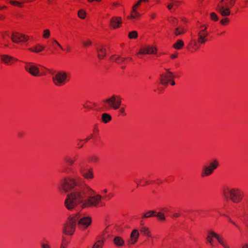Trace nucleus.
Returning <instances> with one entry per match:
<instances>
[{
    "instance_id": "1",
    "label": "nucleus",
    "mask_w": 248,
    "mask_h": 248,
    "mask_svg": "<svg viewBox=\"0 0 248 248\" xmlns=\"http://www.w3.org/2000/svg\"><path fill=\"white\" fill-rule=\"evenodd\" d=\"M62 188L66 192L73 190L67 195L64 205L69 210H72L78 206L83 209L89 207H98L105 205L102 197L95 194V191L86 184H79L73 178L65 177L62 180Z\"/></svg>"
},
{
    "instance_id": "2",
    "label": "nucleus",
    "mask_w": 248,
    "mask_h": 248,
    "mask_svg": "<svg viewBox=\"0 0 248 248\" xmlns=\"http://www.w3.org/2000/svg\"><path fill=\"white\" fill-rule=\"evenodd\" d=\"M235 2L236 0H220L218 3V12L222 16H229Z\"/></svg>"
},
{
    "instance_id": "3",
    "label": "nucleus",
    "mask_w": 248,
    "mask_h": 248,
    "mask_svg": "<svg viewBox=\"0 0 248 248\" xmlns=\"http://www.w3.org/2000/svg\"><path fill=\"white\" fill-rule=\"evenodd\" d=\"M52 80L54 84L57 86L64 85L69 80L67 74L64 71H59L53 74Z\"/></svg>"
},
{
    "instance_id": "4",
    "label": "nucleus",
    "mask_w": 248,
    "mask_h": 248,
    "mask_svg": "<svg viewBox=\"0 0 248 248\" xmlns=\"http://www.w3.org/2000/svg\"><path fill=\"white\" fill-rule=\"evenodd\" d=\"M76 224V220L74 217H69L63 225V233L66 235H72L75 232Z\"/></svg>"
},
{
    "instance_id": "5",
    "label": "nucleus",
    "mask_w": 248,
    "mask_h": 248,
    "mask_svg": "<svg viewBox=\"0 0 248 248\" xmlns=\"http://www.w3.org/2000/svg\"><path fill=\"white\" fill-rule=\"evenodd\" d=\"M78 227L81 229H86L92 222V218L89 216H83L79 213L74 216Z\"/></svg>"
},
{
    "instance_id": "6",
    "label": "nucleus",
    "mask_w": 248,
    "mask_h": 248,
    "mask_svg": "<svg viewBox=\"0 0 248 248\" xmlns=\"http://www.w3.org/2000/svg\"><path fill=\"white\" fill-rule=\"evenodd\" d=\"M244 197L243 191L238 188H232L229 190V198L231 201L234 203L240 202Z\"/></svg>"
},
{
    "instance_id": "7",
    "label": "nucleus",
    "mask_w": 248,
    "mask_h": 248,
    "mask_svg": "<svg viewBox=\"0 0 248 248\" xmlns=\"http://www.w3.org/2000/svg\"><path fill=\"white\" fill-rule=\"evenodd\" d=\"M103 102L107 104L106 108H111L114 109H118L121 105V99L117 95H113L110 97L104 100Z\"/></svg>"
},
{
    "instance_id": "8",
    "label": "nucleus",
    "mask_w": 248,
    "mask_h": 248,
    "mask_svg": "<svg viewBox=\"0 0 248 248\" xmlns=\"http://www.w3.org/2000/svg\"><path fill=\"white\" fill-rule=\"evenodd\" d=\"M217 167V162L215 160L213 162L210 163L209 165H204L203 166L201 176L204 177L210 175L213 172V171Z\"/></svg>"
},
{
    "instance_id": "9",
    "label": "nucleus",
    "mask_w": 248,
    "mask_h": 248,
    "mask_svg": "<svg viewBox=\"0 0 248 248\" xmlns=\"http://www.w3.org/2000/svg\"><path fill=\"white\" fill-rule=\"evenodd\" d=\"M78 170L82 176L85 179H92L93 177V170L91 169H85L81 163H79L78 167Z\"/></svg>"
},
{
    "instance_id": "10",
    "label": "nucleus",
    "mask_w": 248,
    "mask_h": 248,
    "mask_svg": "<svg viewBox=\"0 0 248 248\" xmlns=\"http://www.w3.org/2000/svg\"><path fill=\"white\" fill-rule=\"evenodd\" d=\"M14 43H18L25 42L28 40L29 37L17 32H13L10 37Z\"/></svg>"
},
{
    "instance_id": "11",
    "label": "nucleus",
    "mask_w": 248,
    "mask_h": 248,
    "mask_svg": "<svg viewBox=\"0 0 248 248\" xmlns=\"http://www.w3.org/2000/svg\"><path fill=\"white\" fill-rule=\"evenodd\" d=\"M165 70L167 72V74H161L160 80L162 85L167 86L168 83L174 78V76L169 69H165Z\"/></svg>"
},
{
    "instance_id": "12",
    "label": "nucleus",
    "mask_w": 248,
    "mask_h": 248,
    "mask_svg": "<svg viewBox=\"0 0 248 248\" xmlns=\"http://www.w3.org/2000/svg\"><path fill=\"white\" fill-rule=\"evenodd\" d=\"M25 68L30 74L33 76H40V71L38 67L31 63H26Z\"/></svg>"
},
{
    "instance_id": "13",
    "label": "nucleus",
    "mask_w": 248,
    "mask_h": 248,
    "mask_svg": "<svg viewBox=\"0 0 248 248\" xmlns=\"http://www.w3.org/2000/svg\"><path fill=\"white\" fill-rule=\"evenodd\" d=\"M157 52L156 48L153 46H146L141 48L139 54H154Z\"/></svg>"
},
{
    "instance_id": "14",
    "label": "nucleus",
    "mask_w": 248,
    "mask_h": 248,
    "mask_svg": "<svg viewBox=\"0 0 248 248\" xmlns=\"http://www.w3.org/2000/svg\"><path fill=\"white\" fill-rule=\"evenodd\" d=\"M139 235L140 233L138 230L137 229L133 230L131 233L130 238L127 241L128 243L131 245L135 244L139 239Z\"/></svg>"
},
{
    "instance_id": "15",
    "label": "nucleus",
    "mask_w": 248,
    "mask_h": 248,
    "mask_svg": "<svg viewBox=\"0 0 248 248\" xmlns=\"http://www.w3.org/2000/svg\"><path fill=\"white\" fill-rule=\"evenodd\" d=\"M1 61L5 64L11 65L14 61H17V59L8 55H0Z\"/></svg>"
},
{
    "instance_id": "16",
    "label": "nucleus",
    "mask_w": 248,
    "mask_h": 248,
    "mask_svg": "<svg viewBox=\"0 0 248 248\" xmlns=\"http://www.w3.org/2000/svg\"><path fill=\"white\" fill-rule=\"evenodd\" d=\"M121 23L122 18L120 17L114 16L110 20V25L114 29L119 28Z\"/></svg>"
},
{
    "instance_id": "17",
    "label": "nucleus",
    "mask_w": 248,
    "mask_h": 248,
    "mask_svg": "<svg viewBox=\"0 0 248 248\" xmlns=\"http://www.w3.org/2000/svg\"><path fill=\"white\" fill-rule=\"evenodd\" d=\"M216 238L217 239V234H216L215 232L209 231L208 232V235L206 237V241L207 243H209L210 245L213 247L214 245V240L213 238Z\"/></svg>"
},
{
    "instance_id": "18",
    "label": "nucleus",
    "mask_w": 248,
    "mask_h": 248,
    "mask_svg": "<svg viewBox=\"0 0 248 248\" xmlns=\"http://www.w3.org/2000/svg\"><path fill=\"white\" fill-rule=\"evenodd\" d=\"M96 51L98 59L101 60L106 56V49L103 46L97 47Z\"/></svg>"
},
{
    "instance_id": "19",
    "label": "nucleus",
    "mask_w": 248,
    "mask_h": 248,
    "mask_svg": "<svg viewBox=\"0 0 248 248\" xmlns=\"http://www.w3.org/2000/svg\"><path fill=\"white\" fill-rule=\"evenodd\" d=\"M141 16V14H140L137 10L132 9L131 11V14L127 17L129 19H139Z\"/></svg>"
},
{
    "instance_id": "20",
    "label": "nucleus",
    "mask_w": 248,
    "mask_h": 248,
    "mask_svg": "<svg viewBox=\"0 0 248 248\" xmlns=\"http://www.w3.org/2000/svg\"><path fill=\"white\" fill-rule=\"evenodd\" d=\"M113 241L117 247H122L124 244V240L119 236L114 237Z\"/></svg>"
},
{
    "instance_id": "21",
    "label": "nucleus",
    "mask_w": 248,
    "mask_h": 248,
    "mask_svg": "<svg viewBox=\"0 0 248 248\" xmlns=\"http://www.w3.org/2000/svg\"><path fill=\"white\" fill-rule=\"evenodd\" d=\"M186 32L185 29L180 26H178L174 29L173 32L174 34L177 36L183 34Z\"/></svg>"
},
{
    "instance_id": "22",
    "label": "nucleus",
    "mask_w": 248,
    "mask_h": 248,
    "mask_svg": "<svg viewBox=\"0 0 248 248\" xmlns=\"http://www.w3.org/2000/svg\"><path fill=\"white\" fill-rule=\"evenodd\" d=\"M204 30H202L201 31L198 33L199 38L198 39V42L200 44H204L206 42L205 37L206 34L205 33H202V31H203Z\"/></svg>"
},
{
    "instance_id": "23",
    "label": "nucleus",
    "mask_w": 248,
    "mask_h": 248,
    "mask_svg": "<svg viewBox=\"0 0 248 248\" xmlns=\"http://www.w3.org/2000/svg\"><path fill=\"white\" fill-rule=\"evenodd\" d=\"M112 118L110 114L104 113L102 114L101 120L105 124L108 123L111 121Z\"/></svg>"
},
{
    "instance_id": "24",
    "label": "nucleus",
    "mask_w": 248,
    "mask_h": 248,
    "mask_svg": "<svg viewBox=\"0 0 248 248\" xmlns=\"http://www.w3.org/2000/svg\"><path fill=\"white\" fill-rule=\"evenodd\" d=\"M64 160L66 162L69 167H71L73 166L75 162V159H73L72 157L69 156H65Z\"/></svg>"
},
{
    "instance_id": "25",
    "label": "nucleus",
    "mask_w": 248,
    "mask_h": 248,
    "mask_svg": "<svg viewBox=\"0 0 248 248\" xmlns=\"http://www.w3.org/2000/svg\"><path fill=\"white\" fill-rule=\"evenodd\" d=\"M140 232L143 235L147 236L148 237L151 236V232L148 228L146 227L141 226L140 228Z\"/></svg>"
},
{
    "instance_id": "26",
    "label": "nucleus",
    "mask_w": 248,
    "mask_h": 248,
    "mask_svg": "<svg viewBox=\"0 0 248 248\" xmlns=\"http://www.w3.org/2000/svg\"><path fill=\"white\" fill-rule=\"evenodd\" d=\"M29 49L31 51L39 53L44 49V46L38 44L32 48H30Z\"/></svg>"
},
{
    "instance_id": "27",
    "label": "nucleus",
    "mask_w": 248,
    "mask_h": 248,
    "mask_svg": "<svg viewBox=\"0 0 248 248\" xmlns=\"http://www.w3.org/2000/svg\"><path fill=\"white\" fill-rule=\"evenodd\" d=\"M218 243H219L224 248H230L227 241L223 238L218 235Z\"/></svg>"
},
{
    "instance_id": "28",
    "label": "nucleus",
    "mask_w": 248,
    "mask_h": 248,
    "mask_svg": "<svg viewBox=\"0 0 248 248\" xmlns=\"http://www.w3.org/2000/svg\"><path fill=\"white\" fill-rule=\"evenodd\" d=\"M184 46V43L182 40H178L177 42L174 44L173 47L176 49H181Z\"/></svg>"
},
{
    "instance_id": "29",
    "label": "nucleus",
    "mask_w": 248,
    "mask_h": 248,
    "mask_svg": "<svg viewBox=\"0 0 248 248\" xmlns=\"http://www.w3.org/2000/svg\"><path fill=\"white\" fill-rule=\"evenodd\" d=\"M10 3L14 6H17L19 7H22L23 6V3L24 2H21L19 1H16L15 0H12L9 1Z\"/></svg>"
},
{
    "instance_id": "30",
    "label": "nucleus",
    "mask_w": 248,
    "mask_h": 248,
    "mask_svg": "<svg viewBox=\"0 0 248 248\" xmlns=\"http://www.w3.org/2000/svg\"><path fill=\"white\" fill-rule=\"evenodd\" d=\"M150 213V215H147V214H143L142 216V218H148L152 217H154L155 216V214L156 213L155 211L153 210H150L148 211V214Z\"/></svg>"
},
{
    "instance_id": "31",
    "label": "nucleus",
    "mask_w": 248,
    "mask_h": 248,
    "mask_svg": "<svg viewBox=\"0 0 248 248\" xmlns=\"http://www.w3.org/2000/svg\"><path fill=\"white\" fill-rule=\"evenodd\" d=\"M78 16L81 19H84L86 15V13L84 10L81 9L78 11Z\"/></svg>"
},
{
    "instance_id": "32",
    "label": "nucleus",
    "mask_w": 248,
    "mask_h": 248,
    "mask_svg": "<svg viewBox=\"0 0 248 248\" xmlns=\"http://www.w3.org/2000/svg\"><path fill=\"white\" fill-rule=\"evenodd\" d=\"M229 190L227 187H224L222 189V194L225 198H228L229 196Z\"/></svg>"
},
{
    "instance_id": "33",
    "label": "nucleus",
    "mask_w": 248,
    "mask_h": 248,
    "mask_svg": "<svg viewBox=\"0 0 248 248\" xmlns=\"http://www.w3.org/2000/svg\"><path fill=\"white\" fill-rule=\"evenodd\" d=\"M138 37V33L136 31H132L129 33L128 37L130 39H135Z\"/></svg>"
},
{
    "instance_id": "34",
    "label": "nucleus",
    "mask_w": 248,
    "mask_h": 248,
    "mask_svg": "<svg viewBox=\"0 0 248 248\" xmlns=\"http://www.w3.org/2000/svg\"><path fill=\"white\" fill-rule=\"evenodd\" d=\"M225 17H226L223 18L220 20V24L223 26H226L228 25L230 21L229 18L227 17V16Z\"/></svg>"
},
{
    "instance_id": "35",
    "label": "nucleus",
    "mask_w": 248,
    "mask_h": 248,
    "mask_svg": "<svg viewBox=\"0 0 248 248\" xmlns=\"http://www.w3.org/2000/svg\"><path fill=\"white\" fill-rule=\"evenodd\" d=\"M103 244V240H99L93 245L92 248H102Z\"/></svg>"
},
{
    "instance_id": "36",
    "label": "nucleus",
    "mask_w": 248,
    "mask_h": 248,
    "mask_svg": "<svg viewBox=\"0 0 248 248\" xmlns=\"http://www.w3.org/2000/svg\"><path fill=\"white\" fill-rule=\"evenodd\" d=\"M155 216H156L157 217V218H158L160 220H165L164 214L162 212L157 213L156 215L155 214Z\"/></svg>"
},
{
    "instance_id": "37",
    "label": "nucleus",
    "mask_w": 248,
    "mask_h": 248,
    "mask_svg": "<svg viewBox=\"0 0 248 248\" xmlns=\"http://www.w3.org/2000/svg\"><path fill=\"white\" fill-rule=\"evenodd\" d=\"M50 35V31L48 30H45L44 31L43 37L45 38H48L49 37Z\"/></svg>"
},
{
    "instance_id": "38",
    "label": "nucleus",
    "mask_w": 248,
    "mask_h": 248,
    "mask_svg": "<svg viewBox=\"0 0 248 248\" xmlns=\"http://www.w3.org/2000/svg\"><path fill=\"white\" fill-rule=\"evenodd\" d=\"M170 22L172 23L173 26H177L178 24V20L175 17H173L172 19L169 20Z\"/></svg>"
},
{
    "instance_id": "39",
    "label": "nucleus",
    "mask_w": 248,
    "mask_h": 248,
    "mask_svg": "<svg viewBox=\"0 0 248 248\" xmlns=\"http://www.w3.org/2000/svg\"><path fill=\"white\" fill-rule=\"evenodd\" d=\"M68 243V242L66 241L65 238L63 237L60 248H64L67 245Z\"/></svg>"
},
{
    "instance_id": "40",
    "label": "nucleus",
    "mask_w": 248,
    "mask_h": 248,
    "mask_svg": "<svg viewBox=\"0 0 248 248\" xmlns=\"http://www.w3.org/2000/svg\"><path fill=\"white\" fill-rule=\"evenodd\" d=\"M210 18L213 21H217V16L216 14L214 12L211 13Z\"/></svg>"
},
{
    "instance_id": "41",
    "label": "nucleus",
    "mask_w": 248,
    "mask_h": 248,
    "mask_svg": "<svg viewBox=\"0 0 248 248\" xmlns=\"http://www.w3.org/2000/svg\"><path fill=\"white\" fill-rule=\"evenodd\" d=\"M227 218L229 220V221L232 223V224H233L235 226H236L240 231V232H241V230L240 228V227L237 225L234 221H233L229 217H227Z\"/></svg>"
},
{
    "instance_id": "42",
    "label": "nucleus",
    "mask_w": 248,
    "mask_h": 248,
    "mask_svg": "<svg viewBox=\"0 0 248 248\" xmlns=\"http://www.w3.org/2000/svg\"><path fill=\"white\" fill-rule=\"evenodd\" d=\"M82 44L84 46L87 47L92 44V42L89 40H87L86 41L83 42Z\"/></svg>"
},
{
    "instance_id": "43",
    "label": "nucleus",
    "mask_w": 248,
    "mask_h": 248,
    "mask_svg": "<svg viewBox=\"0 0 248 248\" xmlns=\"http://www.w3.org/2000/svg\"><path fill=\"white\" fill-rule=\"evenodd\" d=\"M117 59L119 60L117 62V63L119 64H121V63L124 62L125 60V58L121 57L120 56H117Z\"/></svg>"
},
{
    "instance_id": "44",
    "label": "nucleus",
    "mask_w": 248,
    "mask_h": 248,
    "mask_svg": "<svg viewBox=\"0 0 248 248\" xmlns=\"http://www.w3.org/2000/svg\"><path fill=\"white\" fill-rule=\"evenodd\" d=\"M140 3L137 1L132 7V9L137 10V8L140 5Z\"/></svg>"
},
{
    "instance_id": "45",
    "label": "nucleus",
    "mask_w": 248,
    "mask_h": 248,
    "mask_svg": "<svg viewBox=\"0 0 248 248\" xmlns=\"http://www.w3.org/2000/svg\"><path fill=\"white\" fill-rule=\"evenodd\" d=\"M41 248H51L50 246L46 243H41Z\"/></svg>"
},
{
    "instance_id": "46",
    "label": "nucleus",
    "mask_w": 248,
    "mask_h": 248,
    "mask_svg": "<svg viewBox=\"0 0 248 248\" xmlns=\"http://www.w3.org/2000/svg\"><path fill=\"white\" fill-rule=\"evenodd\" d=\"M241 248H248V244L247 243H242L241 245Z\"/></svg>"
},
{
    "instance_id": "47",
    "label": "nucleus",
    "mask_w": 248,
    "mask_h": 248,
    "mask_svg": "<svg viewBox=\"0 0 248 248\" xmlns=\"http://www.w3.org/2000/svg\"><path fill=\"white\" fill-rule=\"evenodd\" d=\"M174 6L173 3H170L167 5V8L169 10H170Z\"/></svg>"
},
{
    "instance_id": "48",
    "label": "nucleus",
    "mask_w": 248,
    "mask_h": 248,
    "mask_svg": "<svg viewBox=\"0 0 248 248\" xmlns=\"http://www.w3.org/2000/svg\"><path fill=\"white\" fill-rule=\"evenodd\" d=\"M53 42L55 43L59 47H60L62 49H63L62 46L61 45L58 43V42L56 40L54 39Z\"/></svg>"
},
{
    "instance_id": "49",
    "label": "nucleus",
    "mask_w": 248,
    "mask_h": 248,
    "mask_svg": "<svg viewBox=\"0 0 248 248\" xmlns=\"http://www.w3.org/2000/svg\"><path fill=\"white\" fill-rule=\"evenodd\" d=\"M111 59L113 62H115L117 63V62L119 60L117 59V57H115V56H112L111 57Z\"/></svg>"
},
{
    "instance_id": "50",
    "label": "nucleus",
    "mask_w": 248,
    "mask_h": 248,
    "mask_svg": "<svg viewBox=\"0 0 248 248\" xmlns=\"http://www.w3.org/2000/svg\"><path fill=\"white\" fill-rule=\"evenodd\" d=\"M174 3H173L174 6H175L176 7H177L178 5L181 3V2L179 1H174Z\"/></svg>"
},
{
    "instance_id": "51",
    "label": "nucleus",
    "mask_w": 248,
    "mask_h": 248,
    "mask_svg": "<svg viewBox=\"0 0 248 248\" xmlns=\"http://www.w3.org/2000/svg\"><path fill=\"white\" fill-rule=\"evenodd\" d=\"M92 161L94 162H96L98 161V157L95 156H93L92 158Z\"/></svg>"
},
{
    "instance_id": "52",
    "label": "nucleus",
    "mask_w": 248,
    "mask_h": 248,
    "mask_svg": "<svg viewBox=\"0 0 248 248\" xmlns=\"http://www.w3.org/2000/svg\"><path fill=\"white\" fill-rule=\"evenodd\" d=\"M243 4H244V7H246L247 6L248 4V0H245L243 1Z\"/></svg>"
},
{
    "instance_id": "53",
    "label": "nucleus",
    "mask_w": 248,
    "mask_h": 248,
    "mask_svg": "<svg viewBox=\"0 0 248 248\" xmlns=\"http://www.w3.org/2000/svg\"><path fill=\"white\" fill-rule=\"evenodd\" d=\"M149 1V0H139L138 1L141 4L143 2H148Z\"/></svg>"
},
{
    "instance_id": "54",
    "label": "nucleus",
    "mask_w": 248,
    "mask_h": 248,
    "mask_svg": "<svg viewBox=\"0 0 248 248\" xmlns=\"http://www.w3.org/2000/svg\"><path fill=\"white\" fill-rule=\"evenodd\" d=\"M180 216V214L179 213H174L173 215V217H179V216Z\"/></svg>"
},
{
    "instance_id": "55",
    "label": "nucleus",
    "mask_w": 248,
    "mask_h": 248,
    "mask_svg": "<svg viewBox=\"0 0 248 248\" xmlns=\"http://www.w3.org/2000/svg\"><path fill=\"white\" fill-rule=\"evenodd\" d=\"M124 108H121L120 109V112L121 113H124Z\"/></svg>"
},
{
    "instance_id": "56",
    "label": "nucleus",
    "mask_w": 248,
    "mask_h": 248,
    "mask_svg": "<svg viewBox=\"0 0 248 248\" xmlns=\"http://www.w3.org/2000/svg\"><path fill=\"white\" fill-rule=\"evenodd\" d=\"M156 16V14L155 13H152L151 15V16L152 18H155V17Z\"/></svg>"
},
{
    "instance_id": "57",
    "label": "nucleus",
    "mask_w": 248,
    "mask_h": 248,
    "mask_svg": "<svg viewBox=\"0 0 248 248\" xmlns=\"http://www.w3.org/2000/svg\"><path fill=\"white\" fill-rule=\"evenodd\" d=\"M88 1L89 2H93V1H97V2H100L101 1V0H88Z\"/></svg>"
},
{
    "instance_id": "58",
    "label": "nucleus",
    "mask_w": 248,
    "mask_h": 248,
    "mask_svg": "<svg viewBox=\"0 0 248 248\" xmlns=\"http://www.w3.org/2000/svg\"><path fill=\"white\" fill-rule=\"evenodd\" d=\"M177 56V54H172L171 55V58L172 59H175V58H176Z\"/></svg>"
},
{
    "instance_id": "59",
    "label": "nucleus",
    "mask_w": 248,
    "mask_h": 248,
    "mask_svg": "<svg viewBox=\"0 0 248 248\" xmlns=\"http://www.w3.org/2000/svg\"><path fill=\"white\" fill-rule=\"evenodd\" d=\"M170 81H171V82H170V84H171V85H172V86L175 85V82L173 80H172V81L171 80Z\"/></svg>"
},
{
    "instance_id": "60",
    "label": "nucleus",
    "mask_w": 248,
    "mask_h": 248,
    "mask_svg": "<svg viewBox=\"0 0 248 248\" xmlns=\"http://www.w3.org/2000/svg\"><path fill=\"white\" fill-rule=\"evenodd\" d=\"M119 4L118 3H117V2H113V5L114 6H116V5H118Z\"/></svg>"
},
{
    "instance_id": "61",
    "label": "nucleus",
    "mask_w": 248,
    "mask_h": 248,
    "mask_svg": "<svg viewBox=\"0 0 248 248\" xmlns=\"http://www.w3.org/2000/svg\"><path fill=\"white\" fill-rule=\"evenodd\" d=\"M4 16H2V15H0V19H1V20H3L4 19Z\"/></svg>"
},
{
    "instance_id": "62",
    "label": "nucleus",
    "mask_w": 248,
    "mask_h": 248,
    "mask_svg": "<svg viewBox=\"0 0 248 248\" xmlns=\"http://www.w3.org/2000/svg\"><path fill=\"white\" fill-rule=\"evenodd\" d=\"M1 37H2V39H3V40H5V36H4V34H2V35Z\"/></svg>"
},
{
    "instance_id": "63",
    "label": "nucleus",
    "mask_w": 248,
    "mask_h": 248,
    "mask_svg": "<svg viewBox=\"0 0 248 248\" xmlns=\"http://www.w3.org/2000/svg\"><path fill=\"white\" fill-rule=\"evenodd\" d=\"M66 50H67V51H70V47H69V46H67V47Z\"/></svg>"
},
{
    "instance_id": "64",
    "label": "nucleus",
    "mask_w": 248,
    "mask_h": 248,
    "mask_svg": "<svg viewBox=\"0 0 248 248\" xmlns=\"http://www.w3.org/2000/svg\"><path fill=\"white\" fill-rule=\"evenodd\" d=\"M103 192H104V193H107L108 190H107V189H104V190H103Z\"/></svg>"
}]
</instances>
